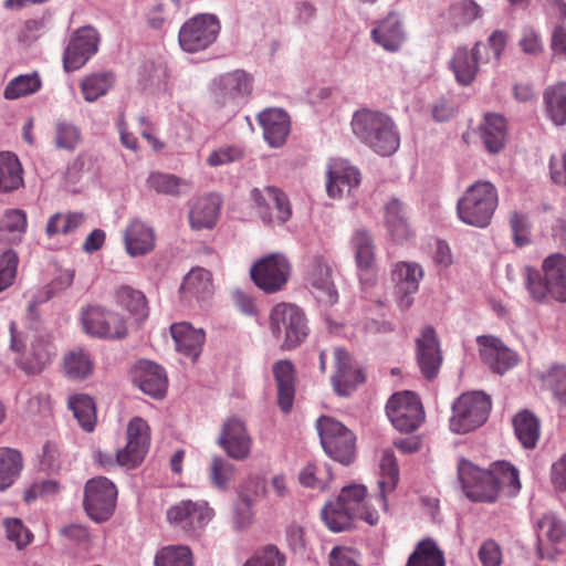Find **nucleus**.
Listing matches in <instances>:
<instances>
[{
	"label": "nucleus",
	"instance_id": "obj_1",
	"mask_svg": "<svg viewBox=\"0 0 566 566\" xmlns=\"http://www.w3.org/2000/svg\"><path fill=\"white\" fill-rule=\"evenodd\" d=\"M458 479L467 497L474 502H494L501 489L509 488L515 494L521 489L518 471L506 461L495 462L491 470H481L472 462L461 459Z\"/></svg>",
	"mask_w": 566,
	"mask_h": 566
},
{
	"label": "nucleus",
	"instance_id": "obj_2",
	"mask_svg": "<svg viewBox=\"0 0 566 566\" xmlns=\"http://www.w3.org/2000/svg\"><path fill=\"white\" fill-rule=\"evenodd\" d=\"M525 286L531 297L544 303L549 298L566 302V256L553 253L542 262L541 270L525 266L523 270Z\"/></svg>",
	"mask_w": 566,
	"mask_h": 566
},
{
	"label": "nucleus",
	"instance_id": "obj_3",
	"mask_svg": "<svg viewBox=\"0 0 566 566\" xmlns=\"http://www.w3.org/2000/svg\"><path fill=\"white\" fill-rule=\"evenodd\" d=\"M353 133L364 144L381 156H390L400 145L394 120L386 114L373 111L356 112L352 119Z\"/></svg>",
	"mask_w": 566,
	"mask_h": 566
},
{
	"label": "nucleus",
	"instance_id": "obj_4",
	"mask_svg": "<svg viewBox=\"0 0 566 566\" xmlns=\"http://www.w3.org/2000/svg\"><path fill=\"white\" fill-rule=\"evenodd\" d=\"M499 203L495 186L490 181L479 180L471 185L458 200L457 212L459 219L469 226L485 228Z\"/></svg>",
	"mask_w": 566,
	"mask_h": 566
},
{
	"label": "nucleus",
	"instance_id": "obj_5",
	"mask_svg": "<svg viewBox=\"0 0 566 566\" xmlns=\"http://www.w3.org/2000/svg\"><path fill=\"white\" fill-rule=\"evenodd\" d=\"M270 328L274 337L283 335L281 347L293 349L300 346L308 335L307 319L304 312L292 304L275 305L270 314Z\"/></svg>",
	"mask_w": 566,
	"mask_h": 566
},
{
	"label": "nucleus",
	"instance_id": "obj_6",
	"mask_svg": "<svg viewBox=\"0 0 566 566\" xmlns=\"http://www.w3.org/2000/svg\"><path fill=\"white\" fill-rule=\"evenodd\" d=\"M491 399L482 391L462 394L452 405L450 429L463 434L481 427L491 411Z\"/></svg>",
	"mask_w": 566,
	"mask_h": 566
},
{
	"label": "nucleus",
	"instance_id": "obj_7",
	"mask_svg": "<svg viewBox=\"0 0 566 566\" xmlns=\"http://www.w3.org/2000/svg\"><path fill=\"white\" fill-rule=\"evenodd\" d=\"M316 429L321 444L329 458L342 464L354 461L356 438L342 422L332 417L322 416L316 421Z\"/></svg>",
	"mask_w": 566,
	"mask_h": 566
},
{
	"label": "nucleus",
	"instance_id": "obj_8",
	"mask_svg": "<svg viewBox=\"0 0 566 566\" xmlns=\"http://www.w3.org/2000/svg\"><path fill=\"white\" fill-rule=\"evenodd\" d=\"M220 22L213 14H197L186 21L179 30V44L189 53H196L209 48L218 38Z\"/></svg>",
	"mask_w": 566,
	"mask_h": 566
},
{
	"label": "nucleus",
	"instance_id": "obj_9",
	"mask_svg": "<svg viewBox=\"0 0 566 566\" xmlns=\"http://www.w3.org/2000/svg\"><path fill=\"white\" fill-rule=\"evenodd\" d=\"M213 516V509L205 500H182L167 510L168 522L189 535H198Z\"/></svg>",
	"mask_w": 566,
	"mask_h": 566
},
{
	"label": "nucleus",
	"instance_id": "obj_10",
	"mask_svg": "<svg viewBox=\"0 0 566 566\" xmlns=\"http://www.w3.org/2000/svg\"><path fill=\"white\" fill-rule=\"evenodd\" d=\"M117 499L115 484L103 476L93 478L85 484L84 509L95 522H104L114 512Z\"/></svg>",
	"mask_w": 566,
	"mask_h": 566
},
{
	"label": "nucleus",
	"instance_id": "obj_11",
	"mask_svg": "<svg viewBox=\"0 0 566 566\" xmlns=\"http://www.w3.org/2000/svg\"><path fill=\"white\" fill-rule=\"evenodd\" d=\"M386 412L392 426L405 432L416 430L424 419L420 399L411 391L392 395L386 405Z\"/></svg>",
	"mask_w": 566,
	"mask_h": 566
},
{
	"label": "nucleus",
	"instance_id": "obj_12",
	"mask_svg": "<svg viewBox=\"0 0 566 566\" xmlns=\"http://www.w3.org/2000/svg\"><path fill=\"white\" fill-rule=\"evenodd\" d=\"M291 265L280 253L269 254L251 268V277L255 285L266 293L280 291L287 282Z\"/></svg>",
	"mask_w": 566,
	"mask_h": 566
},
{
	"label": "nucleus",
	"instance_id": "obj_13",
	"mask_svg": "<svg viewBox=\"0 0 566 566\" xmlns=\"http://www.w3.org/2000/svg\"><path fill=\"white\" fill-rule=\"evenodd\" d=\"M213 94L222 105L239 106L253 90V77L243 70L224 73L213 80Z\"/></svg>",
	"mask_w": 566,
	"mask_h": 566
},
{
	"label": "nucleus",
	"instance_id": "obj_14",
	"mask_svg": "<svg viewBox=\"0 0 566 566\" xmlns=\"http://www.w3.org/2000/svg\"><path fill=\"white\" fill-rule=\"evenodd\" d=\"M150 443V433L147 422L133 418L127 426V443L116 452V463L120 467L135 468L145 458Z\"/></svg>",
	"mask_w": 566,
	"mask_h": 566
},
{
	"label": "nucleus",
	"instance_id": "obj_15",
	"mask_svg": "<svg viewBox=\"0 0 566 566\" xmlns=\"http://www.w3.org/2000/svg\"><path fill=\"white\" fill-rule=\"evenodd\" d=\"M99 36L92 27L77 29L71 36L63 54L65 71L81 69L98 50Z\"/></svg>",
	"mask_w": 566,
	"mask_h": 566
},
{
	"label": "nucleus",
	"instance_id": "obj_16",
	"mask_svg": "<svg viewBox=\"0 0 566 566\" xmlns=\"http://www.w3.org/2000/svg\"><path fill=\"white\" fill-rule=\"evenodd\" d=\"M251 199L265 223L273 221L283 223L291 217V206L286 195L275 187L254 188L251 191Z\"/></svg>",
	"mask_w": 566,
	"mask_h": 566
},
{
	"label": "nucleus",
	"instance_id": "obj_17",
	"mask_svg": "<svg viewBox=\"0 0 566 566\" xmlns=\"http://www.w3.org/2000/svg\"><path fill=\"white\" fill-rule=\"evenodd\" d=\"M84 331L96 337L122 338L126 335V324L123 317L101 306H91L82 314Z\"/></svg>",
	"mask_w": 566,
	"mask_h": 566
},
{
	"label": "nucleus",
	"instance_id": "obj_18",
	"mask_svg": "<svg viewBox=\"0 0 566 566\" xmlns=\"http://www.w3.org/2000/svg\"><path fill=\"white\" fill-rule=\"evenodd\" d=\"M218 443L230 458L241 461L250 455L252 439L242 420L229 418L223 423Z\"/></svg>",
	"mask_w": 566,
	"mask_h": 566
},
{
	"label": "nucleus",
	"instance_id": "obj_19",
	"mask_svg": "<svg viewBox=\"0 0 566 566\" xmlns=\"http://www.w3.org/2000/svg\"><path fill=\"white\" fill-rule=\"evenodd\" d=\"M482 49H486V46H483L481 42H476L471 50L467 46H460L454 51L449 65L454 73L457 82L461 85L471 84L478 74L479 65L491 62L490 56L483 55Z\"/></svg>",
	"mask_w": 566,
	"mask_h": 566
},
{
	"label": "nucleus",
	"instance_id": "obj_20",
	"mask_svg": "<svg viewBox=\"0 0 566 566\" xmlns=\"http://www.w3.org/2000/svg\"><path fill=\"white\" fill-rule=\"evenodd\" d=\"M334 359L335 373L332 376L334 389L339 396H348L359 384L364 382V373L343 348L334 350Z\"/></svg>",
	"mask_w": 566,
	"mask_h": 566
},
{
	"label": "nucleus",
	"instance_id": "obj_21",
	"mask_svg": "<svg viewBox=\"0 0 566 566\" xmlns=\"http://www.w3.org/2000/svg\"><path fill=\"white\" fill-rule=\"evenodd\" d=\"M360 184L358 169L342 158L331 159L327 166L326 191L331 198H340Z\"/></svg>",
	"mask_w": 566,
	"mask_h": 566
},
{
	"label": "nucleus",
	"instance_id": "obj_22",
	"mask_svg": "<svg viewBox=\"0 0 566 566\" xmlns=\"http://www.w3.org/2000/svg\"><path fill=\"white\" fill-rule=\"evenodd\" d=\"M134 384L145 394L164 397L167 390V376L161 366L149 360H139L132 370Z\"/></svg>",
	"mask_w": 566,
	"mask_h": 566
},
{
	"label": "nucleus",
	"instance_id": "obj_23",
	"mask_svg": "<svg viewBox=\"0 0 566 566\" xmlns=\"http://www.w3.org/2000/svg\"><path fill=\"white\" fill-rule=\"evenodd\" d=\"M482 360L496 374H504L517 364V356L499 338L492 336L478 337Z\"/></svg>",
	"mask_w": 566,
	"mask_h": 566
},
{
	"label": "nucleus",
	"instance_id": "obj_24",
	"mask_svg": "<svg viewBox=\"0 0 566 566\" xmlns=\"http://www.w3.org/2000/svg\"><path fill=\"white\" fill-rule=\"evenodd\" d=\"M306 280L318 302L328 305L336 303L338 294L331 279V269L322 256L311 261Z\"/></svg>",
	"mask_w": 566,
	"mask_h": 566
},
{
	"label": "nucleus",
	"instance_id": "obj_25",
	"mask_svg": "<svg viewBox=\"0 0 566 566\" xmlns=\"http://www.w3.org/2000/svg\"><path fill=\"white\" fill-rule=\"evenodd\" d=\"M423 276L422 268L413 262H400L392 271V280L396 283L398 304L401 308H408L411 303V294L416 293L419 282Z\"/></svg>",
	"mask_w": 566,
	"mask_h": 566
},
{
	"label": "nucleus",
	"instance_id": "obj_26",
	"mask_svg": "<svg viewBox=\"0 0 566 566\" xmlns=\"http://www.w3.org/2000/svg\"><path fill=\"white\" fill-rule=\"evenodd\" d=\"M259 123L263 136L271 147H280L291 132V120L287 113L281 108H268L259 114Z\"/></svg>",
	"mask_w": 566,
	"mask_h": 566
},
{
	"label": "nucleus",
	"instance_id": "obj_27",
	"mask_svg": "<svg viewBox=\"0 0 566 566\" xmlns=\"http://www.w3.org/2000/svg\"><path fill=\"white\" fill-rule=\"evenodd\" d=\"M371 39L388 52H397L406 40L402 19L399 13L390 12L371 30Z\"/></svg>",
	"mask_w": 566,
	"mask_h": 566
},
{
	"label": "nucleus",
	"instance_id": "obj_28",
	"mask_svg": "<svg viewBox=\"0 0 566 566\" xmlns=\"http://www.w3.org/2000/svg\"><path fill=\"white\" fill-rule=\"evenodd\" d=\"M417 359L424 377L430 379L438 374L442 357L432 327H424L417 339Z\"/></svg>",
	"mask_w": 566,
	"mask_h": 566
},
{
	"label": "nucleus",
	"instance_id": "obj_29",
	"mask_svg": "<svg viewBox=\"0 0 566 566\" xmlns=\"http://www.w3.org/2000/svg\"><path fill=\"white\" fill-rule=\"evenodd\" d=\"M367 490L363 484H352L344 486L337 496V501L346 507V510L354 516L375 525L378 522V513L370 510L366 501Z\"/></svg>",
	"mask_w": 566,
	"mask_h": 566
},
{
	"label": "nucleus",
	"instance_id": "obj_30",
	"mask_svg": "<svg viewBox=\"0 0 566 566\" xmlns=\"http://www.w3.org/2000/svg\"><path fill=\"white\" fill-rule=\"evenodd\" d=\"M56 355L55 346L49 335H36L30 350L20 360V367L28 374L41 373Z\"/></svg>",
	"mask_w": 566,
	"mask_h": 566
},
{
	"label": "nucleus",
	"instance_id": "obj_31",
	"mask_svg": "<svg viewBox=\"0 0 566 566\" xmlns=\"http://www.w3.org/2000/svg\"><path fill=\"white\" fill-rule=\"evenodd\" d=\"M126 252L135 258L150 253L155 248V232L140 220L132 221L123 235Z\"/></svg>",
	"mask_w": 566,
	"mask_h": 566
},
{
	"label": "nucleus",
	"instance_id": "obj_32",
	"mask_svg": "<svg viewBox=\"0 0 566 566\" xmlns=\"http://www.w3.org/2000/svg\"><path fill=\"white\" fill-rule=\"evenodd\" d=\"M222 200L217 193H209L198 198L189 212V222L192 229H212L219 218Z\"/></svg>",
	"mask_w": 566,
	"mask_h": 566
},
{
	"label": "nucleus",
	"instance_id": "obj_33",
	"mask_svg": "<svg viewBox=\"0 0 566 566\" xmlns=\"http://www.w3.org/2000/svg\"><path fill=\"white\" fill-rule=\"evenodd\" d=\"M170 333L179 353L192 359L199 356L205 343L202 328H195L187 322H180L170 326Z\"/></svg>",
	"mask_w": 566,
	"mask_h": 566
},
{
	"label": "nucleus",
	"instance_id": "obj_34",
	"mask_svg": "<svg viewBox=\"0 0 566 566\" xmlns=\"http://www.w3.org/2000/svg\"><path fill=\"white\" fill-rule=\"evenodd\" d=\"M352 248L361 282L369 281L375 262V245L371 235L365 229H357L352 237Z\"/></svg>",
	"mask_w": 566,
	"mask_h": 566
},
{
	"label": "nucleus",
	"instance_id": "obj_35",
	"mask_svg": "<svg viewBox=\"0 0 566 566\" xmlns=\"http://www.w3.org/2000/svg\"><path fill=\"white\" fill-rule=\"evenodd\" d=\"M479 136L489 153H499L507 140L505 118L499 114H486L479 126Z\"/></svg>",
	"mask_w": 566,
	"mask_h": 566
},
{
	"label": "nucleus",
	"instance_id": "obj_36",
	"mask_svg": "<svg viewBox=\"0 0 566 566\" xmlns=\"http://www.w3.org/2000/svg\"><path fill=\"white\" fill-rule=\"evenodd\" d=\"M273 374L277 386V403L283 412H289L295 395L294 366L290 360H279L273 366Z\"/></svg>",
	"mask_w": 566,
	"mask_h": 566
},
{
	"label": "nucleus",
	"instance_id": "obj_37",
	"mask_svg": "<svg viewBox=\"0 0 566 566\" xmlns=\"http://www.w3.org/2000/svg\"><path fill=\"white\" fill-rule=\"evenodd\" d=\"M213 292L212 277L208 270L193 268L184 277L180 285L181 296L186 300H206Z\"/></svg>",
	"mask_w": 566,
	"mask_h": 566
},
{
	"label": "nucleus",
	"instance_id": "obj_38",
	"mask_svg": "<svg viewBox=\"0 0 566 566\" xmlns=\"http://www.w3.org/2000/svg\"><path fill=\"white\" fill-rule=\"evenodd\" d=\"M27 214L21 209H10L0 220V243L17 244L27 231Z\"/></svg>",
	"mask_w": 566,
	"mask_h": 566
},
{
	"label": "nucleus",
	"instance_id": "obj_39",
	"mask_svg": "<svg viewBox=\"0 0 566 566\" xmlns=\"http://www.w3.org/2000/svg\"><path fill=\"white\" fill-rule=\"evenodd\" d=\"M378 480V501L384 510L387 509V495L391 493L399 481V470L394 453L389 450L384 451L379 465Z\"/></svg>",
	"mask_w": 566,
	"mask_h": 566
},
{
	"label": "nucleus",
	"instance_id": "obj_40",
	"mask_svg": "<svg viewBox=\"0 0 566 566\" xmlns=\"http://www.w3.org/2000/svg\"><path fill=\"white\" fill-rule=\"evenodd\" d=\"M22 166L13 153H0V192H11L22 187Z\"/></svg>",
	"mask_w": 566,
	"mask_h": 566
},
{
	"label": "nucleus",
	"instance_id": "obj_41",
	"mask_svg": "<svg viewBox=\"0 0 566 566\" xmlns=\"http://www.w3.org/2000/svg\"><path fill=\"white\" fill-rule=\"evenodd\" d=\"M23 468L21 453L11 448H0V492L9 489L20 476Z\"/></svg>",
	"mask_w": 566,
	"mask_h": 566
},
{
	"label": "nucleus",
	"instance_id": "obj_42",
	"mask_svg": "<svg viewBox=\"0 0 566 566\" xmlns=\"http://www.w3.org/2000/svg\"><path fill=\"white\" fill-rule=\"evenodd\" d=\"M547 116L558 126L566 124V83L549 86L544 92Z\"/></svg>",
	"mask_w": 566,
	"mask_h": 566
},
{
	"label": "nucleus",
	"instance_id": "obj_43",
	"mask_svg": "<svg viewBox=\"0 0 566 566\" xmlns=\"http://www.w3.org/2000/svg\"><path fill=\"white\" fill-rule=\"evenodd\" d=\"M67 406L72 410L78 424L87 432L94 430L96 411L93 399L84 394H74L69 397Z\"/></svg>",
	"mask_w": 566,
	"mask_h": 566
},
{
	"label": "nucleus",
	"instance_id": "obj_44",
	"mask_svg": "<svg viewBox=\"0 0 566 566\" xmlns=\"http://www.w3.org/2000/svg\"><path fill=\"white\" fill-rule=\"evenodd\" d=\"M515 434L526 449H533L539 438V421L528 410L518 412L513 419Z\"/></svg>",
	"mask_w": 566,
	"mask_h": 566
},
{
	"label": "nucleus",
	"instance_id": "obj_45",
	"mask_svg": "<svg viewBox=\"0 0 566 566\" xmlns=\"http://www.w3.org/2000/svg\"><path fill=\"white\" fill-rule=\"evenodd\" d=\"M64 373L71 379H85L94 369L90 353L83 348H75L64 356Z\"/></svg>",
	"mask_w": 566,
	"mask_h": 566
},
{
	"label": "nucleus",
	"instance_id": "obj_46",
	"mask_svg": "<svg viewBox=\"0 0 566 566\" xmlns=\"http://www.w3.org/2000/svg\"><path fill=\"white\" fill-rule=\"evenodd\" d=\"M85 221V214L82 212H57L51 216L45 227V233L49 238L59 234H71L76 231Z\"/></svg>",
	"mask_w": 566,
	"mask_h": 566
},
{
	"label": "nucleus",
	"instance_id": "obj_47",
	"mask_svg": "<svg viewBox=\"0 0 566 566\" xmlns=\"http://www.w3.org/2000/svg\"><path fill=\"white\" fill-rule=\"evenodd\" d=\"M322 518L332 532H344L352 527L354 516L337 501H331L322 510Z\"/></svg>",
	"mask_w": 566,
	"mask_h": 566
},
{
	"label": "nucleus",
	"instance_id": "obj_48",
	"mask_svg": "<svg viewBox=\"0 0 566 566\" xmlns=\"http://www.w3.org/2000/svg\"><path fill=\"white\" fill-rule=\"evenodd\" d=\"M406 566H444L443 553L436 542L423 539L409 556Z\"/></svg>",
	"mask_w": 566,
	"mask_h": 566
},
{
	"label": "nucleus",
	"instance_id": "obj_49",
	"mask_svg": "<svg viewBox=\"0 0 566 566\" xmlns=\"http://www.w3.org/2000/svg\"><path fill=\"white\" fill-rule=\"evenodd\" d=\"M114 84L111 72H101L87 75L81 83V91L86 102H95L104 96Z\"/></svg>",
	"mask_w": 566,
	"mask_h": 566
},
{
	"label": "nucleus",
	"instance_id": "obj_50",
	"mask_svg": "<svg viewBox=\"0 0 566 566\" xmlns=\"http://www.w3.org/2000/svg\"><path fill=\"white\" fill-rule=\"evenodd\" d=\"M148 186L157 191L168 196H179L190 188V182L176 175L153 172L147 179Z\"/></svg>",
	"mask_w": 566,
	"mask_h": 566
},
{
	"label": "nucleus",
	"instance_id": "obj_51",
	"mask_svg": "<svg viewBox=\"0 0 566 566\" xmlns=\"http://www.w3.org/2000/svg\"><path fill=\"white\" fill-rule=\"evenodd\" d=\"M41 84L36 73L21 74L7 84L3 96L6 99H18L38 92L41 88Z\"/></svg>",
	"mask_w": 566,
	"mask_h": 566
},
{
	"label": "nucleus",
	"instance_id": "obj_52",
	"mask_svg": "<svg viewBox=\"0 0 566 566\" xmlns=\"http://www.w3.org/2000/svg\"><path fill=\"white\" fill-rule=\"evenodd\" d=\"M118 303L137 319H144L148 315L147 301L145 295L129 286H123L117 291Z\"/></svg>",
	"mask_w": 566,
	"mask_h": 566
},
{
	"label": "nucleus",
	"instance_id": "obj_53",
	"mask_svg": "<svg viewBox=\"0 0 566 566\" xmlns=\"http://www.w3.org/2000/svg\"><path fill=\"white\" fill-rule=\"evenodd\" d=\"M155 566H193L191 551L182 545L164 547L155 556Z\"/></svg>",
	"mask_w": 566,
	"mask_h": 566
},
{
	"label": "nucleus",
	"instance_id": "obj_54",
	"mask_svg": "<svg viewBox=\"0 0 566 566\" xmlns=\"http://www.w3.org/2000/svg\"><path fill=\"white\" fill-rule=\"evenodd\" d=\"M536 526L541 536L546 537L552 543H560L566 538V523L554 512L545 513L536 522Z\"/></svg>",
	"mask_w": 566,
	"mask_h": 566
},
{
	"label": "nucleus",
	"instance_id": "obj_55",
	"mask_svg": "<svg viewBox=\"0 0 566 566\" xmlns=\"http://www.w3.org/2000/svg\"><path fill=\"white\" fill-rule=\"evenodd\" d=\"M81 142V130L73 123L59 119L55 123V147L59 149H65L73 151Z\"/></svg>",
	"mask_w": 566,
	"mask_h": 566
},
{
	"label": "nucleus",
	"instance_id": "obj_56",
	"mask_svg": "<svg viewBox=\"0 0 566 566\" xmlns=\"http://www.w3.org/2000/svg\"><path fill=\"white\" fill-rule=\"evenodd\" d=\"M235 467L222 457H213L210 465V480L219 490H227L234 476Z\"/></svg>",
	"mask_w": 566,
	"mask_h": 566
},
{
	"label": "nucleus",
	"instance_id": "obj_57",
	"mask_svg": "<svg viewBox=\"0 0 566 566\" xmlns=\"http://www.w3.org/2000/svg\"><path fill=\"white\" fill-rule=\"evenodd\" d=\"M543 379L559 403L566 406V367L560 365L552 367Z\"/></svg>",
	"mask_w": 566,
	"mask_h": 566
},
{
	"label": "nucleus",
	"instance_id": "obj_58",
	"mask_svg": "<svg viewBox=\"0 0 566 566\" xmlns=\"http://www.w3.org/2000/svg\"><path fill=\"white\" fill-rule=\"evenodd\" d=\"M285 556L274 545H266L255 552L243 566H284Z\"/></svg>",
	"mask_w": 566,
	"mask_h": 566
},
{
	"label": "nucleus",
	"instance_id": "obj_59",
	"mask_svg": "<svg viewBox=\"0 0 566 566\" xmlns=\"http://www.w3.org/2000/svg\"><path fill=\"white\" fill-rule=\"evenodd\" d=\"M328 470L314 463H308L298 475L300 483L305 488L324 490L327 485Z\"/></svg>",
	"mask_w": 566,
	"mask_h": 566
},
{
	"label": "nucleus",
	"instance_id": "obj_60",
	"mask_svg": "<svg viewBox=\"0 0 566 566\" xmlns=\"http://www.w3.org/2000/svg\"><path fill=\"white\" fill-rule=\"evenodd\" d=\"M19 258L13 250L0 255V292L11 286L17 276Z\"/></svg>",
	"mask_w": 566,
	"mask_h": 566
},
{
	"label": "nucleus",
	"instance_id": "obj_61",
	"mask_svg": "<svg viewBox=\"0 0 566 566\" xmlns=\"http://www.w3.org/2000/svg\"><path fill=\"white\" fill-rule=\"evenodd\" d=\"M450 14L457 23L469 24L482 15V9L473 0H460L451 6Z\"/></svg>",
	"mask_w": 566,
	"mask_h": 566
},
{
	"label": "nucleus",
	"instance_id": "obj_62",
	"mask_svg": "<svg viewBox=\"0 0 566 566\" xmlns=\"http://www.w3.org/2000/svg\"><path fill=\"white\" fill-rule=\"evenodd\" d=\"M243 157V150L239 146L223 145L214 149L207 158L210 167H219L240 160Z\"/></svg>",
	"mask_w": 566,
	"mask_h": 566
},
{
	"label": "nucleus",
	"instance_id": "obj_63",
	"mask_svg": "<svg viewBox=\"0 0 566 566\" xmlns=\"http://www.w3.org/2000/svg\"><path fill=\"white\" fill-rule=\"evenodd\" d=\"M7 537L14 542L18 548L27 546L32 538L31 532L18 518H8L4 521Z\"/></svg>",
	"mask_w": 566,
	"mask_h": 566
},
{
	"label": "nucleus",
	"instance_id": "obj_64",
	"mask_svg": "<svg viewBox=\"0 0 566 566\" xmlns=\"http://www.w3.org/2000/svg\"><path fill=\"white\" fill-rule=\"evenodd\" d=\"M513 240L517 247H524L530 243V222L525 214L513 212L510 218Z\"/></svg>",
	"mask_w": 566,
	"mask_h": 566
}]
</instances>
